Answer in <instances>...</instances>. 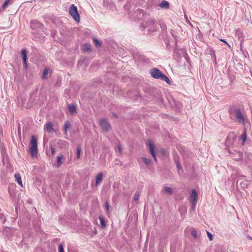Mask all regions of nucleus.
<instances>
[{"label":"nucleus","mask_w":252,"mask_h":252,"mask_svg":"<svg viewBox=\"0 0 252 252\" xmlns=\"http://www.w3.org/2000/svg\"><path fill=\"white\" fill-rule=\"evenodd\" d=\"M147 144V145L149 146L150 152L152 157L156 156V153L154 147V143H153V142L150 140H148Z\"/></svg>","instance_id":"obj_11"},{"label":"nucleus","mask_w":252,"mask_h":252,"mask_svg":"<svg viewBox=\"0 0 252 252\" xmlns=\"http://www.w3.org/2000/svg\"><path fill=\"white\" fill-rule=\"evenodd\" d=\"M150 74L155 79L161 80L164 74L157 68H153L150 70Z\"/></svg>","instance_id":"obj_4"},{"label":"nucleus","mask_w":252,"mask_h":252,"mask_svg":"<svg viewBox=\"0 0 252 252\" xmlns=\"http://www.w3.org/2000/svg\"><path fill=\"white\" fill-rule=\"evenodd\" d=\"M69 13L75 21L77 22L80 21V17L78 11V9L74 4H71L69 9Z\"/></svg>","instance_id":"obj_3"},{"label":"nucleus","mask_w":252,"mask_h":252,"mask_svg":"<svg viewBox=\"0 0 252 252\" xmlns=\"http://www.w3.org/2000/svg\"><path fill=\"white\" fill-rule=\"evenodd\" d=\"M87 60V58H83L82 59L80 60L78 64L80 65H82L83 63H85V62Z\"/></svg>","instance_id":"obj_43"},{"label":"nucleus","mask_w":252,"mask_h":252,"mask_svg":"<svg viewBox=\"0 0 252 252\" xmlns=\"http://www.w3.org/2000/svg\"><path fill=\"white\" fill-rule=\"evenodd\" d=\"M94 42L96 47H98L101 45V42L96 38H94Z\"/></svg>","instance_id":"obj_33"},{"label":"nucleus","mask_w":252,"mask_h":252,"mask_svg":"<svg viewBox=\"0 0 252 252\" xmlns=\"http://www.w3.org/2000/svg\"><path fill=\"white\" fill-rule=\"evenodd\" d=\"M248 182L249 181L248 180L242 181L241 179H239L236 182V186L239 184L241 188L242 189H245L248 187Z\"/></svg>","instance_id":"obj_9"},{"label":"nucleus","mask_w":252,"mask_h":252,"mask_svg":"<svg viewBox=\"0 0 252 252\" xmlns=\"http://www.w3.org/2000/svg\"><path fill=\"white\" fill-rule=\"evenodd\" d=\"M246 134L245 133H243V134H242L241 136V138L243 141V144H244V143L246 141Z\"/></svg>","instance_id":"obj_39"},{"label":"nucleus","mask_w":252,"mask_h":252,"mask_svg":"<svg viewBox=\"0 0 252 252\" xmlns=\"http://www.w3.org/2000/svg\"><path fill=\"white\" fill-rule=\"evenodd\" d=\"M98 219L100 220V223L101 228H104L106 226V222L102 216H99Z\"/></svg>","instance_id":"obj_23"},{"label":"nucleus","mask_w":252,"mask_h":252,"mask_svg":"<svg viewBox=\"0 0 252 252\" xmlns=\"http://www.w3.org/2000/svg\"><path fill=\"white\" fill-rule=\"evenodd\" d=\"M234 116L235 117V120H237L239 123H244L245 119L240 108L237 109V111H235V114Z\"/></svg>","instance_id":"obj_7"},{"label":"nucleus","mask_w":252,"mask_h":252,"mask_svg":"<svg viewBox=\"0 0 252 252\" xmlns=\"http://www.w3.org/2000/svg\"><path fill=\"white\" fill-rule=\"evenodd\" d=\"M48 73V69L47 68H45L44 69L42 74V78L43 79L47 78V75Z\"/></svg>","instance_id":"obj_31"},{"label":"nucleus","mask_w":252,"mask_h":252,"mask_svg":"<svg viewBox=\"0 0 252 252\" xmlns=\"http://www.w3.org/2000/svg\"><path fill=\"white\" fill-rule=\"evenodd\" d=\"M58 249H59V252H64V249H63V244H60L59 245Z\"/></svg>","instance_id":"obj_42"},{"label":"nucleus","mask_w":252,"mask_h":252,"mask_svg":"<svg viewBox=\"0 0 252 252\" xmlns=\"http://www.w3.org/2000/svg\"><path fill=\"white\" fill-rule=\"evenodd\" d=\"M237 109L235 105H231L229 106L228 109V113L231 116H234L235 114V111H237Z\"/></svg>","instance_id":"obj_16"},{"label":"nucleus","mask_w":252,"mask_h":252,"mask_svg":"<svg viewBox=\"0 0 252 252\" xmlns=\"http://www.w3.org/2000/svg\"><path fill=\"white\" fill-rule=\"evenodd\" d=\"M190 197V201L197 202L198 194L196 191L194 189H192L191 190Z\"/></svg>","instance_id":"obj_13"},{"label":"nucleus","mask_w":252,"mask_h":252,"mask_svg":"<svg viewBox=\"0 0 252 252\" xmlns=\"http://www.w3.org/2000/svg\"><path fill=\"white\" fill-rule=\"evenodd\" d=\"M247 238H248L249 239H250V240H252V237L250 236V235H248L247 236Z\"/></svg>","instance_id":"obj_53"},{"label":"nucleus","mask_w":252,"mask_h":252,"mask_svg":"<svg viewBox=\"0 0 252 252\" xmlns=\"http://www.w3.org/2000/svg\"><path fill=\"white\" fill-rule=\"evenodd\" d=\"M191 234L194 239H196L197 238V232L194 228H191Z\"/></svg>","instance_id":"obj_34"},{"label":"nucleus","mask_w":252,"mask_h":252,"mask_svg":"<svg viewBox=\"0 0 252 252\" xmlns=\"http://www.w3.org/2000/svg\"><path fill=\"white\" fill-rule=\"evenodd\" d=\"M139 60H141L143 62H147V60H148V59H147L145 56H143V55H139Z\"/></svg>","instance_id":"obj_38"},{"label":"nucleus","mask_w":252,"mask_h":252,"mask_svg":"<svg viewBox=\"0 0 252 252\" xmlns=\"http://www.w3.org/2000/svg\"><path fill=\"white\" fill-rule=\"evenodd\" d=\"M63 155L59 156L57 157V163L58 167H60L61 166V165L62 164V159L63 158Z\"/></svg>","instance_id":"obj_29"},{"label":"nucleus","mask_w":252,"mask_h":252,"mask_svg":"<svg viewBox=\"0 0 252 252\" xmlns=\"http://www.w3.org/2000/svg\"><path fill=\"white\" fill-rule=\"evenodd\" d=\"M228 152L230 154H232L231 152H230V151L229 150H228Z\"/></svg>","instance_id":"obj_54"},{"label":"nucleus","mask_w":252,"mask_h":252,"mask_svg":"<svg viewBox=\"0 0 252 252\" xmlns=\"http://www.w3.org/2000/svg\"><path fill=\"white\" fill-rule=\"evenodd\" d=\"M81 148L79 146L77 147V158H79L80 157Z\"/></svg>","instance_id":"obj_36"},{"label":"nucleus","mask_w":252,"mask_h":252,"mask_svg":"<svg viewBox=\"0 0 252 252\" xmlns=\"http://www.w3.org/2000/svg\"><path fill=\"white\" fill-rule=\"evenodd\" d=\"M191 205V209L192 211H194L195 208V206L197 202L190 201Z\"/></svg>","instance_id":"obj_40"},{"label":"nucleus","mask_w":252,"mask_h":252,"mask_svg":"<svg viewBox=\"0 0 252 252\" xmlns=\"http://www.w3.org/2000/svg\"><path fill=\"white\" fill-rule=\"evenodd\" d=\"M99 124L102 129L104 132H108L111 128V126L108 122L105 119H102L99 120Z\"/></svg>","instance_id":"obj_5"},{"label":"nucleus","mask_w":252,"mask_h":252,"mask_svg":"<svg viewBox=\"0 0 252 252\" xmlns=\"http://www.w3.org/2000/svg\"><path fill=\"white\" fill-rule=\"evenodd\" d=\"M153 157V158H154V159L155 161L157 162V161H158V160H157V156H154V157Z\"/></svg>","instance_id":"obj_52"},{"label":"nucleus","mask_w":252,"mask_h":252,"mask_svg":"<svg viewBox=\"0 0 252 252\" xmlns=\"http://www.w3.org/2000/svg\"><path fill=\"white\" fill-rule=\"evenodd\" d=\"M103 174L102 172L98 174L95 177V185L97 186L102 181Z\"/></svg>","instance_id":"obj_20"},{"label":"nucleus","mask_w":252,"mask_h":252,"mask_svg":"<svg viewBox=\"0 0 252 252\" xmlns=\"http://www.w3.org/2000/svg\"><path fill=\"white\" fill-rule=\"evenodd\" d=\"M14 177L16 179V182L18 183V184L20 185L21 187H23V184L22 181L21 179V175L19 173H16L14 175Z\"/></svg>","instance_id":"obj_15"},{"label":"nucleus","mask_w":252,"mask_h":252,"mask_svg":"<svg viewBox=\"0 0 252 252\" xmlns=\"http://www.w3.org/2000/svg\"><path fill=\"white\" fill-rule=\"evenodd\" d=\"M170 32H171V34H172V36L175 39V47L176 48L177 46V36L175 34V32L174 30H171Z\"/></svg>","instance_id":"obj_30"},{"label":"nucleus","mask_w":252,"mask_h":252,"mask_svg":"<svg viewBox=\"0 0 252 252\" xmlns=\"http://www.w3.org/2000/svg\"><path fill=\"white\" fill-rule=\"evenodd\" d=\"M51 150L52 155H54L55 154V149L53 147L51 146Z\"/></svg>","instance_id":"obj_48"},{"label":"nucleus","mask_w":252,"mask_h":252,"mask_svg":"<svg viewBox=\"0 0 252 252\" xmlns=\"http://www.w3.org/2000/svg\"><path fill=\"white\" fill-rule=\"evenodd\" d=\"M161 80L165 81L169 85L171 84V81L165 74Z\"/></svg>","instance_id":"obj_32"},{"label":"nucleus","mask_w":252,"mask_h":252,"mask_svg":"<svg viewBox=\"0 0 252 252\" xmlns=\"http://www.w3.org/2000/svg\"><path fill=\"white\" fill-rule=\"evenodd\" d=\"M139 197V193L138 192L136 191L134 195L133 199L135 201H137L138 200Z\"/></svg>","instance_id":"obj_37"},{"label":"nucleus","mask_w":252,"mask_h":252,"mask_svg":"<svg viewBox=\"0 0 252 252\" xmlns=\"http://www.w3.org/2000/svg\"><path fill=\"white\" fill-rule=\"evenodd\" d=\"M105 208H106V211L107 212H108V211H109V204L107 202H106L105 203Z\"/></svg>","instance_id":"obj_47"},{"label":"nucleus","mask_w":252,"mask_h":252,"mask_svg":"<svg viewBox=\"0 0 252 252\" xmlns=\"http://www.w3.org/2000/svg\"><path fill=\"white\" fill-rule=\"evenodd\" d=\"M236 154H237V158H236V159H237V160L240 159H241V158H242V155L241 154V153H239V152H237V153H236Z\"/></svg>","instance_id":"obj_44"},{"label":"nucleus","mask_w":252,"mask_h":252,"mask_svg":"<svg viewBox=\"0 0 252 252\" xmlns=\"http://www.w3.org/2000/svg\"><path fill=\"white\" fill-rule=\"evenodd\" d=\"M159 6L162 8L168 9L169 8V3L167 1L162 0L159 4Z\"/></svg>","instance_id":"obj_18"},{"label":"nucleus","mask_w":252,"mask_h":252,"mask_svg":"<svg viewBox=\"0 0 252 252\" xmlns=\"http://www.w3.org/2000/svg\"><path fill=\"white\" fill-rule=\"evenodd\" d=\"M157 22V21L154 19H149L146 23V26H147V27L149 28L151 26L154 25Z\"/></svg>","instance_id":"obj_24"},{"label":"nucleus","mask_w":252,"mask_h":252,"mask_svg":"<svg viewBox=\"0 0 252 252\" xmlns=\"http://www.w3.org/2000/svg\"><path fill=\"white\" fill-rule=\"evenodd\" d=\"M91 45L89 43H85L83 46V51L86 52H89L91 51Z\"/></svg>","instance_id":"obj_21"},{"label":"nucleus","mask_w":252,"mask_h":252,"mask_svg":"<svg viewBox=\"0 0 252 252\" xmlns=\"http://www.w3.org/2000/svg\"><path fill=\"white\" fill-rule=\"evenodd\" d=\"M31 147L30 148V152L31 157L34 158L37 157V140L36 137L32 135L30 140Z\"/></svg>","instance_id":"obj_2"},{"label":"nucleus","mask_w":252,"mask_h":252,"mask_svg":"<svg viewBox=\"0 0 252 252\" xmlns=\"http://www.w3.org/2000/svg\"><path fill=\"white\" fill-rule=\"evenodd\" d=\"M158 28V23L157 22L154 25L151 26L150 27L148 28V31L149 32H154L157 30Z\"/></svg>","instance_id":"obj_22"},{"label":"nucleus","mask_w":252,"mask_h":252,"mask_svg":"<svg viewBox=\"0 0 252 252\" xmlns=\"http://www.w3.org/2000/svg\"><path fill=\"white\" fill-rule=\"evenodd\" d=\"M174 161L176 164V167L178 169L181 170L182 168V166L181 164L180 160L178 158H175Z\"/></svg>","instance_id":"obj_25"},{"label":"nucleus","mask_w":252,"mask_h":252,"mask_svg":"<svg viewBox=\"0 0 252 252\" xmlns=\"http://www.w3.org/2000/svg\"><path fill=\"white\" fill-rule=\"evenodd\" d=\"M183 173V168H181V170L178 169V173L179 175H181Z\"/></svg>","instance_id":"obj_49"},{"label":"nucleus","mask_w":252,"mask_h":252,"mask_svg":"<svg viewBox=\"0 0 252 252\" xmlns=\"http://www.w3.org/2000/svg\"><path fill=\"white\" fill-rule=\"evenodd\" d=\"M44 129H46L47 132L49 133H51L55 131L54 128V125L52 122L47 123L44 126Z\"/></svg>","instance_id":"obj_10"},{"label":"nucleus","mask_w":252,"mask_h":252,"mask_svg":"<svg viewBox=\"0 0 252 252\" xmlns=\"http://www.w3.org/2000/svg\"><path fill=\"white\" fill-rule=\"evenodd\" d=\"M0 220H1L2 223H5L6 221V219L3 214H0Z\"/></svg>","instance_id":"obj_35"},{"label":"nucleus","mask_w":252,"mask_h":252,"mask_svg":"<svg viewBox=\"0 0 252 252\" xmlns=\"http://www.w3.org/2000/svg\"><path fill=\"white\" fill-rule=\"evenodd\" d=\"M112 115H113V117H114L115 118H118V115L116 113H113L112 114Z\"/></svg>","instance_id":"obj_51"},{"label":"nucleus","mask_w":252,"mask_h":252,"mask_svg":"<svg viewBox=\"0 0 252 252\" xmlns=\"http://www.w3.org/2000/svg\"><path fill=\"white\" fill-rule=\"evenodd\" d=\"M207 234L209 240L212 241L213 239V235L209 231H207Z\"/></svg>","instance_id":"obj_41"},{"label":"nucleus","mask_w":252,"mask_h":252,"mask_svg":"<svg viewBox=\"0 0 252 252\" xmlns=\"http://www.w3.org/2000/svg\"><path fill=\"white\" fill-rule=\"evenodd\" d=\"M164 192L168 194L172 195L173 193V189L170 187H165Z\"/></svg>","instance_id":"obj_27"},{"label":"nucleus","mask_w":252,"mask_h":252,"mask_svg":"<svg viewBox=\"0 0 252 252\" xmlns=\"http://www.w3.org/2000/svg\"><path fill=\"white\" fill-rule=\"evenodd\" d=\"M30 27L34 31V33L41 34L44 31V26L37 20L31 22Z\"/></svg>","instance_id":"obj_1"},{"label":"nucleus","mask_w":252,"mask_h":252,"mask_svg":"<svg viewBox=\"0 0 252 252\" xmlns=\"http://www.w3.org/2000/svg\"><path fill=\"white\" fill-rule=\"evenodd\" d=\"M27 50L26 49H22L21 50V56L23 59V63L24 67L25 69H28V64H27V60H28V56H27Z\"/></svg>","instance_id":"obj_6"},{"label":"nucleus","mask_w":252,"mask_h":252,"mask_svg":"<svg viewBox=\"0 0 252 252\" xmlns=\"http://www.w3.org/2000/svg\"><path fill=\"white\" fill-rule=\"evenodd\" d=\"M14 1V0H5L3 4L2 5L0 10H3L6 9L8 5L12 4Z\"/></svg>","instance_id":"obj_14"},{"label":"nucleus","mask_w":252,"mask_h":252,"mask_svg":"<svg viewBox=\"0 0 252 252\" xmlns=\"http://www.w3.org/2000/svg\"><path fill=\"white\" fill-rule=\"evenodd\" d=\"M71 126V125L69 121H67L65 122L64 126H63V130L65 131V133H66L67 129L69 128Z\"/></svg>","instance_id":"obj_26"},{"label":"nucleus","mask_w":252,"mask_h":252,"mask_svg":"<svg viewBox=\"0 0 252 252\" xmlns=\"http://www.w3.org/2000/svg\"><path fill=\"white\" fill-rule=\"evenodd\" d=\"M160 153L162 155H164L165 154V150L164 149H161Z\"/></svg>","instance_id":"obj_50"},{"label":"nucleus","mask_w":252,"mask_h":252,"mask_svg":"<svg viewBox=\"0 0 252 252\" xmlns=\"http://www.w3.org/2000/svg\"><path fill=\"white\" fill-rule=\"evenodd\" d=\"M141 159L147 165H149L151 162V159L148 158L146 157H142Z\"/></svg>","instance_id":"obj_28"},{"label":"nucleus","mask_w":252,"mask_h":252,"mask_svg":"<svg viewBox=\"0 0 252 252\" xmlns=\"http://www.w3.org/2000/svg\"><path fill=\"white\" fill-rule=\"evenodd\" d=\"M69 112L71 114H73L76 113V108L74 104H68L67 106Z\"/></svg>","instance_id":"obj_19"},{"label":"nucleus","mask_w":252,"mask_h":252,"mask_svg":"<svg viewBox=\"0 0 252 252\" xmlns=\"http://www.w3.org/2000/svg\"><path fill=\"white\" fill-rule=\"evenodd\" d=\"M117 148H118V150L119 152L121 154H122V148L120 144H118V146H117Z\"/></svg>","instance_id":"obj_46"},{"label":"nucleus","mask_w":252,"mask_h":252,"mask_svg":"<svg viewBox=\"0 0 252 252\" xmlns=\"http://www.w3.org/2000/svg\"><path fill=\"white\" fill-rule=\"evenodd\" d=\"M147 144V145L149 146L150 152L152 157L156 156V153L154 147V143H153V142L150 140H148Z\"/></svg>","instance_id":"obj_12"},{"label":"nucleus","mask_w":252,"mask_h":252,"mask_svg":"<svg viewBox=\"0 0 252 252\" xmlns=\"http://www.w3.org/2000/svg\"><path fill=\"white\" fill-rule=\"evenodd\" d=\"M237 109L235 105H231L229 106L228 109V113L231 116H234L235 114V111H237Z\"/></svg>","instance_id":"obj_17"},{"label":"nucleus","mask_w":252,"mask_h":252,"mask_svg":"<svg viewBox=\"0 0 252 252\" xmlns=\"http://www.w3.org/2000/svg\"><path fill=\"white\" fill-rule=\"evenodd\" d=\"M220 41H222V42L224 43L226 45H227L229 48H230V45L228 43V42L226 41L225 39H220Z\"/></svg>","instance_id":"obj_45"},{"label":"nucleus","mask_w":252,"mask_h":252,"mask_svg":"<svg viewBox=\"0 0 252 252\" xmlns=\"http://www.w3.org/2000/svg\"><path fill=\"white\" fill-rule=\"evenodd\" d=\"M236 136L234 132H229L226 139V143L228 144H232L236 140Z\"/></svg>","instance_id":"obj_8"}]
</instances>
